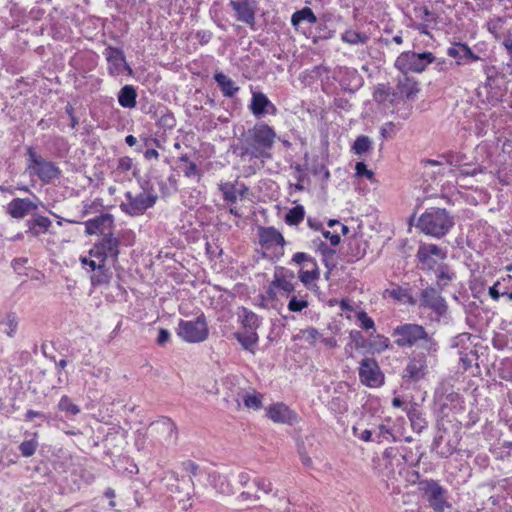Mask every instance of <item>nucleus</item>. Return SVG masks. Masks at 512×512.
Wrapping results in <instances>:
<instances>
[{
  "instance_id": "obj_1",
  "label": "nucleus",
  "mask_w": 512,
  "mask_h": 512,
  "mask_svg": "<svg viewBox=\"0 0 512 512\" xmlns=\"http://www.w3.org/2000/svg\"><path fill=\"white\" fill-rule=\"evenodd\" d=\"M277 134L273 127L265 122H257L248 130L239 156L242 160L260 159L262 163L272 158V149Z\"/></svg>"
},
{
  "instance_id": "obj_2",
  "label": "nucleus",
  "mask_w": 512,
  "mask_h": 512,
  "mask_svg": "<svg viewBox=\"0 0 512 512\" xmlns=\"http://www.w3.org/2000/svg\"><path fill=\"white\" fill-rule=\"evenodd\" d=\"M391 336L399 348H420L427 352L430 358L436 357L439 350L438 342L420 324L402 323L396 326Z\"/></svg>"
},
{
  "instance_id": "obj_3",
  "label": "nucleus",
  "mask_w": 512,
  "mask_h": 512,
  "mask_svg": "<svg viewBox=\"0 0 512 512\" xmlns=\"http://www.w3.org/2000/svg\"><path fill=\"white\" fill-rule=\"evenodd\" d=\"M455 225L454 217L445 208L431 207L418 218L416 227L425 235L440 239Z\"/></svg>"
},
{
  "instance_id": "obj_4",
  "label": "nucleus",
  "mask_w": 512,
  "mask_h": 512,
  "mask_svg": "<svg viewBox=\"0 0 512 512\" xmlns=\"http://www.w3.org/2000/svg\"><path fill=\"white\" fill-rule=\"evenodd\" d=\"M124 197L125 200L121 202L119 207L123 213L132 217L143 215L155 205L158 198L153 189L148 188H141L136 192L127 191Z\"/></svg>"
},
{
  "instance_id": "obj_5",
  "label": "nucleus",
  "mask_w": 512,
  "mask_h": 512,
  "mask_svg": "<svg viewBox=\"0 0 512 512\" xmlns=\"http://www.w3.org/2000/svg\"><path fill=\"white\" fill-rule=\"evenodd\" d=\"M26 155L28 157L27 170L44 184H49L60 177V168L54 162L43 158L33 147H27Z\"/></svg>"
},
{
  "instance_id": "obj_6",
  "label": "nucleus",
  "mask_w": 512,
  "mask_h": 512,
  "mask_svg": "<svg viewBox=\"0 0 512 512\" xmlns=\"http://www.w3.org/2000/svg\"><path fill=\"white\" fill-rule=\"evenodd\" d=\"M418 93V83L403 74V76L398 79L397 85L392 92H390L389 89H378L375 93V99L378 101L389 100L392 104H397L405 100L413 101Z\"/></svg>"
},
{
  "instance_id": "obj_7",
  "label": "nucleus",
  "mask_w": 512,
  "mask_h": 512,
  "mask_svg": "<svg viewBox=\"0 0 512 512\" xmlns=\"http://www.w3.org/2000/svg\"><path fill=\"white\" fill-rule=\"evenodd\" d=\"M177 335L187 343H201L208 338L209 329L203 313L194 320L181 319L178 323Z\"/></svg>"
},
{
  "instance_id": "obj_8",
  "label": "nucleus",
  "mask_w": 512,
  "mask_h": 512,
  "mask_svg": "<svg viewBox=\"0 0 512 512\" xmlns=\"http://www.w3.org/2000/svg\"><path fill=\"white\" fill-rule=\"evenodd\" d=\"M431 52L416 53L413 51L402 52L395 60L394 66L404 75L408 72L421 73L426 67L435 61Z\"/></svg>"
},
{
  "instance_id": "obj_9",
  "label": "nucleus",
  "mask_w": 512,
  "mask_h": 512,
  "mask_svg": "<svg viewBox=\"0 0 512 512\" xmlns=\"http://www.w3.org/2000/svg\"><path fill=\"white\" fill-rule=\"evenodd\" d=\"M418 489L435 512H444L449 504L446 500V490L435 480H422Z\"/></svg>"
},
{
  "instance_id": "obj_10",
  "label": "nucleus",
  "mask_w": 512,
  "mask_h": 512,
  "mask_svg": "<svg viewBox=\"0 0 512 512\" xmlns=\"http://www.w3.org/2000/svg\"><path fill=\"white\" fill-rule=\"evenodd\" d=\"M446 257L447 251L432 243H420L416 253L418 267L423 271L434 270L438 266V262Z\"/></svg>"
},
{
  "instance_id": "obj_11",
  "label": "nucleus",
  "mask_w": 512,
  "mask_h": 512,
  "mask_svg": "<svg viewBox=\"0 0 512 512\" xmlns=\"http://www.w3.org/2000/svg\"><path fill=\"white\" fill-rule=\"evenodd\" d=\"M120 242L112 233L108 232L96 242L89 250V256L99 259L103 263L111 259L113 262L118 260Z\"/></svg>"
},
{
  "instance_id": "obj_12",
  "label": "nucleus",
  "mask_w": 512,
  "mask_h": 512,
  "mask_svg": "<svg viewBox=\"0 0 512 512\" xmlns=\"http://www.w3.org/2000/svg\"><path fill=\"white\" fill-rule=\"evenodd\" d=\"M151 435L164 446L175 445L178 439L176 424L168 417H161L149 425Z\"/></svg>"
},
{
  "instance_id": "obj_13",
  "label": "nucleus",
  "mask_w": 512,
  "mask_h": 512,
  "mask_svg": "<svg viewBox=\"0 0 512 512\" xmlns=\"http://www.w3.org/2000/svg\"><path fill=\"white\" fill-rule=\"evenodd\" d=\"M358 375L360 382L367 387L376 388L384 384V374L374 358L365 357L359 362Z\"/></svg>"
},
{
  "instance_id": "obj_14",
  "label": "nucleus",
  "mask_w": 512,
  "mask_h": 512,
  "mask_svg": "<svg viewBox=\"0 0 512 512\" xmlns=\"http://www.w3.org/2000/svg\"><path fill=\"white\" fill-rule=\"evenodd\" d=\"M428 357L424 350L413 353L406 367L403 370L402 377L408 382H418L428 373Z\"/></svg>"
},
{
  "instance_id": "obj_15",
  "label": "nucleus",
  "mask_w": 512,
  "mask_h": 512,
  "mask_svg": "<svg viewBox=\"0 0 512 512\" xmlns=\"http://www.w3.org/2000/svg\"><path fill=\"white\" fill-rule=\"evenodd\" d=\"M103 55L108 63L107 70L110 76L117 77L124 71H126L128 75H132V68L126 62L123 50L117 47L108 46L104 49Z\"/></svg>"
},
{
  "instance_id": "obj_16",
  "label": "nucleus",
  "mask_w": 512,
  "mask_h": 512,
  "mask_svg": "<svg viewBox=\"0 0 512 512\" xmlns=\"http://www.w3.org/2000/svg\"><path fill=\"white\" fill-rule=\"evenodd\" d=\"M439 289L426 287L420 293V306L432 310L438 317H442L448 310L446 300L441 296Z\"/></svg>"
},
{
  "instance_id": "obj_17",
  "label": "nucleus",
  "mask_w": 512,
  "mask_h": 512,
  "mask_svg": "<svg viewBox=\"0 0 512 512\" xmlns=\"http://www.w3.org/2000/svg\"><path fill=\"white\" fill-rule=\"evenodd\" d=\"M229 5L235 11L236 19L253 27L257 3L254 0H230Z\"/></svg>"
},
{
  "instance_id": "obj_18",
  "label": "nucleus",
  "mask_w": 512,
  "mask_h": 512,
  "mask_svg": "<svg viewBox=\"0 0 512 512\" xmlns=\"http://www.w3.org/2000/svg\"><path fill=\"white\" fill-rule=\"evenodd\" d=\"M249 110L257 118H261L267 114L274 116L278 112L275 104H273L270 99L260 91L252 92Z\"/></svg>"
},
{
  "instance_id": "obj_19",
  "label": "nucleus",
  "mask_w": 512,
  "mask_h": 512,
  "mask_svg": "<svg viewBox=\"0 0 512 512\" xmlns=\"http://www.w3.org/2000/svg\"><path fill=\"white\" fill-rule=\"evenodd\" d=\"M447 55L455 59V64L457 66L482 60L481 57L476 55L466 43L462 42L452 43V45L447 49Z\"/></svg>"
},
{
  "instance_id": "obj_20",
  "label": "nucleus",
  "mask_w": 512,
  "mask_h": 512,
  "mask_svg": "<svg viewBox=\"0 0 512 512\" xmlns=\"http://www.w3.org/2000/svg\"><path fill=\"white\" fill-rule=\"evenodd\" d=\"M338 81L345 91L354 92L363 83V78L355 68L340 67L337 72Z\"/></svg>"
},
{
  "instance_id": "obj_21",
  "label": "nucleus",
  "mask_w": 512,
  "mask_h": 512,
  "mask_svg": "<svg viewBox=\"0 0 512 512\" xmlns=\"http://www.w3.org/2000/svg\"><path fill=\"white\" fill-rule=\"evenodd\" d=\"M37 205L29 198H14L6 206V212L12 218L23 219L31 211L36 210Z\"/></svg>"
},
{
  "instance_id": "obj_22",
  "label": "nucleus",
  "mask_w": 512,
  "mask_h": 512,
  "mask_svg": "<svg viewBox=\"0 0 512 512\" xmlns=\"http://www.w3.org/2000/svg\"><path fill=\"white\" fill-rule=\"evenodd\" d=\"M266 415L275 423L292 424L296 420V414L284 403L269 406Z\"/></svg>"
},
{
  "instance_id": "obj_23",
  "label": "nucleus",
  "mask_w": 512,
  "mask_h": 512,
  "mask_svg": "<svg viewBox=\"0 0 512 512\" xmlns=\"http://www.w3.org/2000/svg\"><path fill=\"white\" fill-rule=\"evenodd\" d=\"M113 225V216L109 213L101 214L93 219H89L85 222V232L88 235L102 234L104 236L105 231L109 230Z\"/></svg>"
},
{
  "instance_id": "obj_24",
  "label": "nucleus",
  "mask_w": 512,
  "mask_h": 512,
  "mask_svg": "<svg viewBox=\"0 0 512 512\" xmlns=\"http://www.w3.org/2000/svg\"><path fill=\"white\" fill-rule=\"evenodd\" d=\"M259 243L262 247L269 249L276 245L284 246L285 239L275 227H260Z\"/></svg>"
},
{
  "instance_id": "obj_25",
  "label": "nucleus",
  "mask_w": 512,
  "mask_h": 512,
  "mask_svg": "<svg viewBox=\"0 0 512 512\" xmlns=\"http://www.w3.org/2000/svg\"><path fill=\"white\" fill-rule=\"evenodd\" d=\"M407 417L410 420L413 431L421 433L427 427V421L416 403H411L405 408Z\"/></svg>"
},
{
  "instance_id": "obj_26",
  "label": "nucleus",
  "mask_w": 512,
  "mask_h": 512,
  "mask_svg": "<svg viewBox=\"0 0 512 512\" xmlns=\"http://www.w3.org/2000/svg\"><path fill=\"white\" fill-rule=\"evenodd\" d=\"M214 80L219 86L224 97L232 98L240 89L239 86H237L236 83L223 72H216L214 74Z\"/></svg>"
},
{
  "instance_id": "obj_27",
  "label": "nucleus",
  "mask_w": 512,
  "mask_h": 512,
  "mask_svg": "<svg viewBox=\"0 0 512 512\" xmlns=\"http://www.w3.org/2000/svg\"><path fill=\"white\" fill-rule=\"evenodd\" d=\"M51 224L52 222L48 217L36 215L33 219L26 221V226L28 227L27 232L34 237H38L40 234L46 233Z\"/></svg>"
},
{
  "instance_id": "obj_28",
  "label": "nucleus",
  "mask_w": 512,
  "mask_h": 512,
  "mask_svg": "<svg viewBox=\"0 0 512 512\" xmlns=\"http://www.w3.org/2000/svg\"><path fill=\"white\" fill-rule=\"evenodd\" d=\"M234 338L241 344L244 350H247L251 353H255V346L259 341V336L256 331H245V332H235L233 334Z\"/></svg>"
},
{
  "instance_id": "obj_29",
  "label": "nucleus",
  "mask_w": 512,
  "mask_h": 512,
  "mask_svg": "<svg viewBox=\"0 0 512 512\" xmlns=\"http://www.w3.org/2000/svg\"><path fill=\"white\" fill-rule=\"evenodd\" d=\"M136 98L137 91L132 85H125L118 92V103L123 108H134L137 103Z\"/></svg>"
},
{
  "instance_id": "obj_30",
  "label": "nucleus",
  "mask_w": 512,
  "mask_h": 512,
  "mask_svg": "<svg viewBox=\"0 0 512 512\" xmlns=\"http://www.w3.org/2000/svg\"><path fill=\"white\" fill-rule=\"evenodd\" d=\"M238 316L242 326L249 331H256L261 325L260 317L245 307L240 308Z\"/></svg>"
},
{
  "instance_id": "obj_31",
  "label": "nucleus",
  "mask_w": 512,
  "mask_h": 512,
  "mask_svg": "<svg viewBox=\"0 0 512 512\" xmlns=\"http://www.w3.org/2000/svg\"><path fill=\"white\" fill-rule=\"evenodd\" d=\"M455 278V274L446 264H440L436 270V286L437 289L443 291L445 287Z\"/></svg>"
},
{
  "instance_id": "obj_32",
  "label": "nucleus",
  "mask_w": 512,
  "mask_h": 512,
  "mask_svg": "<svg viewBox=\"0 0 512 512\" xmlns=\"http://www.w3.org/2000/svg\"><path fill=\"white\" fill-rule=\"evenodd\" d=\"M303 21H306L310 24H315L317 22V17L315 16L311 8L304 7L292 14L291 24L294 27L297 28Z\"/></svg>"
},
{
  "instance_id": "obj_33",
  "label": "nucleus",
  "mask_w": 512,
  "mask_h": 512,
  "mask_svg": "<svg viewBox=\"0 0 512 512\" xmlns=\"http://www.w3.org/2000/svg\"><path fill=\"white\" fill-rule=\"evenodd\" d=\"M314 244L316 247V251L319 252L323 256V262H324L325 266L330 270L333 267H335L333 258L336 254V251L334 249H332L331 247H329L325 242H323L321 240L314 241Z\"/></svg>"
},
{
  "instance_id": "obj_34",
  "label": "nucleus",
  "mask_w": 512,
  "mask_h": 512,
  "mask_svg": "<svg viewBox=\"0 0 512 512\" xmlns=\"http://www.w3.org/2000/svg\"><path fill=\"white\" fill-rule=\"evenodd\" d=\"M372 149L373 141L366 135L358 136L351 147L352 152L357 156H363L364 154L370 152Z\"/></svg>"
},
{
  "instance_id": "obj_35",
  "label": "nucleus",
  "mask_w": 512,
  "mask_h": 512,
  "mask_svg": "<svg viewBox=\"0 0 512 512\" xmlns=\"http://www.w3.org/2000/svg\"><path fill=\"white\" fill-rule=\"evenodd\" d=\"M111 273L106 267V263H102L100 268L90 273V281L92 286H102L110 282Z\"/></svg>"
},
{
  "instance_id": "obj_36",
  "label": "nucleus",
  "mask_w": 512,
  "mask_h": 512,
  "mask_svg": "<svg viewBox=\"0 0 512 512\" xmlns=\"http://www.w3.org/2000/svg\"><path fill=\"white\" fill-rule=\"evenodd\" d=\"M369 39L370 38L366 33L358 32L352 29H348L341 34V40L350 45H363L366 44Z\"/></svg>"
},
{
  "instance_id": "obj_37",
  "label": "nucleus",
  "mask_w": 512,
  "mask_h": 512,
  "mask_svg": "<svg viewBox=\"0 0 512 512\" xmlns=\"http://www.w3.org/2000/svg\"><path fill=\"white\" fill-rule=\"evenodd\" d=\"M367 250V243L361 238L354 237L348 243V254L356 259H361L365 256Z\"/></svg>"
},
{
  "instance_id": "obj_38",
  "label": "nucleus",
  "mask_w": 512,
  "mask_h": 512,
  "mask_svg": "<svg viewBox=\"0 0 512 512\" xmlns=\"http://www.w3.org/2000/svg\"><path fill=\"white\" fill-rule=\"evenodd\" d=\"M305 209L302 205H296L285 215V222L290 226H296L304 220Z\"/></svg>"
},
{
  "instance_id": "obj_39",
  "label": "nucleus",
  "mask_w": 512,
  "mask_h": 512,
  "mask_svg": "<svg viewBox=\"0 0 512 512\" xmlns=\"http://www.w3.org/2000/svg\"><path fill=\"white\" fill-rule=\"evenodd\" d=\"M506 281L512 282V277L508 275L507 279L503 278L502 281H496L491 287H489L488 294L493 300L498 301L501 297L507 294V287L505 285Z\"/></svg>"
},
{
  "instance_id": "obj_40",
  "label": "nucleus",
  "mask_w": 512,
  "mask_h": 512,
  "mask_svg": "<svg viewBox=\"0 0 512 512\" xmlns=\"http://www.w3.org/2000/svg\"><path fill=\"white\" fill-rule=\"evenodd\" d=\"M442 439V436L436 437L434 439L432 444V450L435 451L441 458H448L456 451V447L450 442H448L445 446L442 447Z\"/></svg>"
},
{
  "instance_id": "obj_41",
  "label": "nucleus",
  "mask_w": 512,
  "mask_h": 512,
  "mask_svg": "<svg viewBox=\"0 0 512 512\" xmlns=\"http://www.w3.org/2000/svg\"><path fill=\"white\" fill-rule=\"evenodd\" d=\"M219 190L222 192L223 199L230 203H235L237 201V188L235 184L231 182L221 183L219 185Z\"/></svg>"
},
{
  "instance_id": "obj_42",
  "label": "nucleus",
  "mask_w": 512,
  "mask_h": 512,
  "mask_svg": "<svg viewBox=\"0 0 512 512\" xmlns=\"http://www.w3.org/2000/svg\"><path fill=\"white\" fill-rule=\"evenodd\" d=\"M399 457L402 459L403 463L409 466H415L420 461V456L413 453L411 449L407 447H398Z\"/></svg>"
},
{
  "instance_id": "obj_43",
  "label": "nucleus",
  "mask_w": 512,
  "mask_h": 512,
  "mask_svg": "<svg viewBox=\"0 0 512 512\" xmlns=\"http://www.w3.org/2000/svg\"><path fill=\"white\" fill-rule=\"evenodd\" d=\"M272 286H275L288 294L294 291V285L291 280L286 278L284 275H279L277 271L274 274Z\"/></svg>"
},
{
  "instance_id": "obj_44",
  "label": "nucleus",
  "mask_w": 512,
  "mask_h": 512,
  "mask_svg": "<svg viewBox=\"0 0 512 512\" xmlns=\"http://www.w3.org/2000/svg\"><path fill=\"white\" fill-rule=\"evenodd\" d=\"M472 335L470 333H460L458 334L452 342V347L458 350H469L472 349V344L470 342Z\"/></svg>"
},
{
  "instance_id": "obj_45",
  "label": "nucleus",
  "mask_w": 512,
  "mask_h": 512,
  "mask_svg": "<svg viewBox=\"0 0 512 512\" xmlns=\"http://www.w3.org/2000/svg\"><path fill=\"white\" fill-rule=\"evenodd\" d=\"M252 485L256 488L255 493L270 494L273 491L272 482L264 477H255L252 479Z\"/></svg>"
},
{
  "instance_id": "obj_46",
  "label": "nucleus",
  "mask_w": 512,
  "mask_h": 512,
  "mask_svg": "<svg viewBox=\"0 0 512 512\" xmlns=\"http://www.w3.org/2000/svg\"><path fill=\"white\" fill-rule=\"evenodd\" d=\"M59 410L66 412L70 415H76L80 412L78 405L74 404L72 400L67 396L63 395L58 403Z\"/></svg>"
},
{
  "instance_id": "obj_47",
  "label": "nucleus",
  "mask_w": 512,
  "mask_h": 512,
  "mask_svg": "<svg viewBox=\"0 0 512 512\" xmlns=\"http://www.w3.org/2000/svg\"><path fill=\"white\" fill-rule=\"evenodd\" d=\"M374 438L373 442L382 443L384 440H395L392 431L389 427L385 425H379L377 428L373 430Z\"/></svg>"
},
{
  "instance_id": "obj_48",
  "label": "nucleus",
  "mask_w": 512,
  "mask_h": 512,
  "mask_svg": "<svg viewBox=\"0 0 512 512\" xmlns=\"http://www.w3.org/2000/svg\"><path fill=\"white\" fill-rule=\"evenodd\" d=\"M504 23V18L494 17L487 22V29L496 39H499Z\"/></svg>"
},
{
  "instance_id": "obj_49",
  "label": "nucleus",
  "mask_w": 512,
  "mask_h": 512,
  "mask_svg": "<svg viewBox=\"0 0 512 512\" xmlns=\"http://www.w3.org/2000/svg\"><path fill=\"white\" fill-rule=\"evenodd\" d=\"M459 362L461 363L464 370L469 369L472 366L474 360H476V354L473 349L469 350H458Z\"/></svg>"
},
{
  "instance_id": "obj_50",
  "label": "nucleus",
  "mask_w": 512,
  "mask_h": 512,
  "mask_svg": "<svg viewBox=\"0 0 512 512\" xmlns=\"http://www.w3.org/2000/svg\"><path fill=\"white\" fill-rule=\"evenodd\" d=\"M245 407L253 410H259L262 407V395L259 393L246 394L243 397Z\"/></svg>"
},
{
  "instance_id": "obj_51",
  "label": "nucleus",
  "mask_w": 512,
  "mask_h": 512,
  "mask_svg": "<svg viewBox=\"0 0 512 512\" xmlns=\"http://www.w3.org/2000/svg\"><path fill=\"white\" fill-rule=\"evenodd\" d=\"M310 268H311L310 270H300L299 271V279L306 286H308L310 283H312L319 277L318 266L316 265L315 267H310Z\"/></svg>"
},
{
  "instance_id": "obj_52",
  "label": "nucleus",
  "mask_w": 512,
  "mask_h": 512,
  "mask_svg": "<svg viewBox=\"0 0 512 512\" xmlns=\"http://www.w3.org/2000/svg\"><path fill=\"white\" fill-rule=\"evenodd\" d=\"M2 324L5 326L4 333L9 337H13L18 327V320L16 315L14 313H9Z\"/></svg>"
},
{
  "instance_id": "obj_53",
  "label": "nucleus",
  "mask_w": 512,
  "mask_h": 512,
  "mask_svg": "<svg viewBox=\"0 0 512 512\" xmlns=\"http://www.w3.org/2000/svg\"><path fill=\"white\" fill-rule=\"evenodd\" d=\"M38 447V442L35 439L23 441L19 445V451L23 457H31L34 455Z\"/></svg>"
},
{
  "instance_id": "obj_54",
  "label": "nucleus",
  "mask_w": 512,
  "mask_h": 512,
  "mask_svg": "<svg viewBox=\"0 0 512 512\" xmlns=\"http://www.w3.org/2000/svg\"><path fill=\"white\" fill-rule=\"evenodd\" d=\"M79 260H80V263H81L82 267L88 273H92L94 270H97L98 268H100V266L103 263L99 259L92 258L90 256L89 257L81 256Z\"/></svg>"
},
{
  "instance_id": "obj_55",
  "label": "nucleus",
  "mask_w": 512,
  "mask_h": 512,
  "mask_svg": "<svg viewBox=\"0 0 512 512\" xmlns=\"http://www.w3.org/2000/svg\"><path fill=\"white\" fill-rule=\"evenodd\" d=\"M292 261L298 265H300L302 263H306V266H308V267L316 266V260L305 252L295 253L292 257Z\"/></svg>"
},
{
  "instance_id": "obj_56",
  "label": "nucleus",
  "mask_w": 512,
  "mask_h": 512,
  "mask_svg": "<svg viewBox=\"0 0 512 512\" xmlns=\"http://www.w3.org/2000/svg\"><path fill=\"white\" fill-rule=\"evenodd\" d=\"M301 335V337L310 345H315L316 340L321 338V334L314 327L301 330Z\"/></svg>"
},
{
  "instance_id": "obj_57",
  "label": "nucleus",
  "mask_w": 512,
  "mask_h": 512,
  "mask_svg": "<svg viewBox=\"0 0 512 512\" xmlns=\"http://www.w3.org/2000/svg\"><path fill=\"white\" fill-rule=\"evenodd\" d=\"M182 171H183L185 177L195 178L197 182H199L202 177V173H201L200 169L194 162H189V164H187L185 166V168H183Z\"/></svg>"
},
{
  "instance_id": "obj_58",
  "label": "nucleus",
  "mask_w": 512,
  "mask_h": 512,
  "mask_svg": "<svg viewBox=\"0 0 512 512\" xmlns=\"http://www.w3.org/2000/svg\"><path fill=\"white\" fill-rule=\"evenodd\" d=\"M215 487L222 494L229 495V494L233 493V488L225 476L219 475L217 477L216 482H215Z\"/></svg>"
},
{
  "instance_id": "obj_59",
  "label": "nucleus",
  "mask_w": 512,
  "mask_h": 512,
  "mask_svg": "<svg viewBox=\"0 0 512 512\" xmlns=\"http://www.w3.org/2000/svg\"><path fill=\"white\" fill-rule=\"evenodd\" d=\"M357 319L360 322V326L362 329L369 330L374 329L375 324L374 320L368 316L365 311H361L357 314Z\"/></svg>"
},
{
  "instance_id": "obj_60",
  "label": "nucleus",
  "mask_w": 512,
  "mask_h": 512,
  "mask_svg": "<svg viewBox=\"0 0 512 512\" xmlns=\"http://www.w3.org/2000/svg\"><path fill=\"white\" fill-rule=\"evenodd\" d=\"M355 174L358 177H365L369 180L374 178L373 171L369 170L364 162H357L355 165Z\"/></svg>"
},
{
  "instance_id": "obj_61",
  "label": "nucleus",
  "mask_w": 512,
  "mask_h": 512,
  "mask_svg": "<svg viewBox=\"0 0 512 512\" xmlns=\"http://www.w3.org/2000/svg\"><path fill=\"white\" fill-rule=\"evenodd\" d=\"M307 306L308 302L306 300L297 299L295 296L288 303V309L292 312H301Z\"/></svg>"
},
{
  "instance_id": "obj_62",
  "label": "nucleus",
  "mask_w": 512,
  "mask_h": 512,
  "mask_svg": "<svg viewBox=\"0 0 512 512\" xmlns=\"http://www.w3.org/2000/svg\"><path fill=\"white\" fill-rule=\"evenodd\" d=\"M133 166L132 158L128 156H124L118 159L117 169L122 172H127L131 170Z\"/></svg>"
},
{
  "instance_id": "obj_63",
  "label": "nucleus",
  "mask_w": 512,
  "mask_h": 512,
  "mask_svg": "<svg viewBox=\"0 0 512 512\" xmlns=\"http://www.w3.org/2000/svg\"><path fill=\"white\" fill-rule=\"evenodd\" d=\"M212 32L209 30H199L196 32L195 37L201 45L207 44L212 39Z\"/></svg>"
},
{
  "instance_id": "obj_64",
  "label": "nucleus",
  "mask_w": 512,
  "mask_h": 512,
  "mask_svg": "<svg viewBox=\"0 0 512 512\" xmlns=\"http://www.w3.org/2000/svg\"><path fill=\"white\" fill-rule=\"evenodd\" d=\"M502 45L505 48L508 56L512 60V32L507 33V35L505 36V38L502 42Z\"/></svg>"
}]
</instances>
